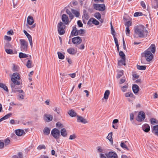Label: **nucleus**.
<instances>
[{"label": "nucleus", "mask_w": 158, "mask_h": 158, "mask_svg": "<svg viewBox=\"0 0 158 158\" xmlns=\"http://www.w3.org/2000/svg\"><path fill=\"white\" fill-rule=\"evenodd\" d=\"M51 134L55 139H58L60 135V131L59 130L54 128L52 130Z\"/></svg>", "instance_id": "obj_8"}, {"label": "nucleus", "mask_w": 158, "mask_h": 158, "mask_svg": "<svg viewBox=\"0 0 158 158\" xmlns=\"http://www.w3.org/2000/svg\"><path fill=\"white\" fill-rule=\"evenodd\" d=\"M130 33L129 28L128 27H126V35L127 36H130Z\"/></svg>", "instance_id": "obj_45"}, {"label": "nucleus", "mask_w": 158, "mask_h": 158, "mask_svg": "<svg viewBox=\"0 0 158 158\" xmlns=\"http://www.w3.org/2000/svg\"><path fill=\"white\" fill-rule=\"evenodd\" d=\"M85 32V31L83 29L77 30V35H83Z\"/></svg>", "instance_id": "obj_41"}, {"label": "nucleus", "mask_w": 158, "mask_h": 158, "mask_svg": "<svg viewBox=\"0 0 158 158\" xmlns=\"http://www.w3.org/2000/svg\"><path fill=\"white\" fill-rule=\"evenodd\" d=\"M77 25L79 27H81L83 26V24L81 21L80 20H78L77 22Z\"/></svg>", "instance_id": "obj_62"}, {"label": "nucleus", "mask_w": 158, "mask_h": 158, "mask_svg": "<svg viewBox=\"0 0 158 158\" xmlns=\"http://www.w3.org/2000/svg\"><path fill=\"white\" fill-rule=\"evenodd\" d=\"M27 22L29 25H32L34 23V20L33 17L31 16H29L27 17Z\"/></svg>", "instance_id": "obj_22"}, {"label": "nucleus", "mask_w": 158, "mask_h": 158, "mask_svg": "<svg viewBox=\"0 0 158 158\" xmlns=\"http://www.w3.org/2000/svg\"><path fill=\"white\" fill-rule=\"evenodd\" d=\"M20 49L23 52H26L27 50L28 42L24 39H20Z\"/></svg>", "instance_id": "obj_4"}, {"label": "nucleus", "mask_w": 158, "mask_h": 158, "mask_svg": "<svg viewBox=\"0 0 158 158\" xmlns=\"http://www.w3.org/2000/svg\"><path fill=\"white\" fill-rule=\"evenodd\" d=\"M112 134L113 133L111 132L108 134V136L106 137L107 139H108L111 143H113L112 138Z\"/></svg>", "instance_id": "obj_28"}, {"label": "nucleus", "mask_w": 158, "mask_h": 158, "mask_svg": "<svg viewBox=\"0 0 158 158\" xmlns=\"http://www.w3.org/2000/svg\"><path fill=\"white\" fill-rule=\"evenodd\" d=\"M20 79L19 74L18 73H15L13 74L11 77V80L12 82L10 84L12 89H16V85L20 84Z\"/></svg>", "instance_id": "obj_2"}, {"label": "nucleus", "mask_w": 158, "mask_h": 158, "mask_svg": "<svg viewBox=\"0 0 158 158\" xmlns=\"http://www.w3.org/2000/svg\"><path fill=\"white\" fill-rule=\"evenodd\" d=\"M72 41L74 44H79L81 43L82 40L80 37L77 36L72 39Z\"/></svg>", "instance_id": "obj_9"}, {"label": "nucleus", "mask_w": 158, "mask_h": 158, "mask_svg": "<svg viewBox=\"0 0 158 158\" xmlns=\"http://www.w3.org/2000/svg\"><path fill=\"white\" fill-rule=\"evenodd\" d=\"M12 115V114L11 113H10L7 114L5 115V116L2 118V121L9 118Z\"/></svg>", "instance_id": "obj_34"}, {"label": "nucleus", "mask_w": 158, "mask_h": 158, "mask_svg": "<svg viewBox=\"0 0 158 158\" xmlns=\"http://www.w3.org/2000/svg\"><path fill=\"white\" fill-rule=\"evenodd\" d=\"M4 38L5 40L9 41H10L11 40V37L7 35H5L4 36Z\"/></svg>", "instance_id": "obj_56"}, {"label": "nucleus", "mask_w": 158, "mask_h": 158, "mask_svg": "<svg viewBox=\"0 0 158 158\" xmlns=\"http://www.w3.org/2000/svg\"><path fill=\"white\" fill-rule=\"evenodd\" d=\"M13 158H23L22 153L21 152L18 153V155H15L13 156Z\"/></svg>", "instance_id": "obj_35"}, {"label": "nucleus", "mask_w": 158, "mask_h": 158, "mask_svg": "<svg viewBox=\"0 0 158 158\" xmlns=\"http://www.w3.org/2000/svg\"><path fill=\"white\" fill-rule=\"evenodd\" d=\"M71 11L72 13H73V14L76 17H78L79 16L80 13L78 11L73 9H72L71 10Z\"/></svg>", "instance_id": "obj_26"}, {"label": "nucleus", "mask_w": 158, "mask_h": 158, "mask_svg": "<svg viewBox=\"0 0 158 158\" xmlns=\"http://www.w3.org/2000/svg\"><path fill=\"white\" fill-rule=\"evenodd\" d=\"M119 55L120 56V57L121 59H125V54L122 51H120L119 52Z\"/></svg>", "instance_id": "obj_49"}, {"label": "nucleus", "mask_w": 158, "mask_h": 158, "mask_svg": "<svg viewBox=\"0 0 158 158\" xmlns=\"http://www.w3.org/2000/svg\"><path fill=\"white\" fill-rule=\"evenodd\" d=\"M83 15L82 17L83 18L85 19H88L89 18V16L88 13L87 12L86 10H84L83 11Z\"/></svg>", "instance_id": "obj_24"}, {"label": "nucleus", "mask_w": 158, "mask_h": 158, "mask_svg": "<svg viewBox=\"0 0 158 158\" xmlns=\"http://www.w3.org/2000/svg\"><path fill=\"white\" fill-rule=\"evenodd\" d=\"M62 20L64 24H67L69 23V19L68 16L65 14H63L62 16Z\"/></svg>", "instance_id": "obj_16"}, {"label": "nucleus", "mask_w": 158, "mask_h": 158, "mask_svg": "<svg viewBox=\"0 0 158 158\" xmlns=\"http://www.w3.org/2000/svg\"><path fill=\"white\" fill-rule=\"evenodd\" d=\"M46 148V147L44 144L40 145L37 148V149L38 150H40L42 149H45Z\"/></svg>", "instance_id": "obj_42"}, {"label": "nucleus", "mask_w": 158, "mask_h": 158, "mask_svg": "<svg viewBox=\"0 0 158 158\" xmlns=\"http://www.w3.org/2000/svg\"><path fill=\"white\" fill-rule=\"evenodd\" d=\"M131 22L130 21L127 22L125 24V25L126 26H127V27H129L130 26H131Z\"/></svg>", "instance_id": "obj_59"}, {"label": "nucleus", "mask_w": 158, "mask_h": 158, "mask_svg": "<svg viewBox=\"0 0 158 158\" xmlns=\"http://www.w3.org/2000/svg\"><path fill=\"white\" fill-rule=\"evenodd\" d=\"M16 89H13V90L15 91H15H17L19 93H22V94H25L24 92L22 90H18L17 89H18V88L17 87V86H16Z\"/></svg>", "instance_id": "obj_58"}, {"label": "nucleus", "mask_w": 158, "mask_h": 158, "mask_svg": "<svg viewBox=\"0 0 158 158\" xmlns=\"http://www.w3.org/2000/svg\"><path fill=\"white\" fill-rule=\"evenodd\" d=\"M106 155L108 158H117V154L113 152H110Z\"/></svg>", "instance_id": "obj_11"}, {"label": "nucleus", "mask_w": 158, "mask_h": 158, "mask_svg": "<svg viewBox=\"0 0 158 158\" xmlns=\"http://www.w3.org/2000/svg\"><path fill=\"white\" fill-rule=\"evenodd\" d=\"M152 7L154 9L158 8V0H152Z\"/></svg>", "instance_id": "obj_18"}, {"label": "nucleus", "mask_w": 158, "mask_h": 158, "mask_svg": "<svg viewBox=\"0 0 158 158\" xmlns=\"http://www.w3.org/2000/svg\"><path fill=\"white\" fill-rule=\"evenodd\" d=\"M94 16L97 19L99 20L101 18V15L99 13H96L94 15Z\"/></svg>", "instance_id": "obj_47"}, {"label": "nucleus", "mask_w": 158, "mask_h": 158, "mask_svg": "<svg viewBox=\"0 0 158 158\" xmlns=\"http://www.w3.org/2000/svg\"><path fill=\"white\" fill-rule=\"evenodd\" d=\"M77 122H81L84 124H85L88 123L87 120L84 118L82 117L79 115H77Z\"/></svg>", "instance_id": "obj_10"}, {"label": "nucleus", "mask_w": 158, "mask_h": 158, "mask_svg": "<svg viewBox=\"0 0 158 158\" xmlns=\"http://www.w3.org/2000/svg\"><path fill=\"white\" fill-rule=\"evenodd\" d=\"M10 140L8 139H6L4 140V143L5 145H8L10 143Z\"/></svg>", "instance_id": "obj_60"}, {"label": "nucleus", "mask_w": 158, "mask_h": 158, "mask_svg": "<svg viewBox=\"0 0 158 158\" xmlns=\"http://www.w3.org/2000/svg\"><path fill=\"white\" fill-rule=\"evenodd\" d=\"M61 135L64 137H67V133L66 130L65 128H62L60 130V131Z\"/></svg>", "instance_id": "obj_21"}, {"label": "nucleus", "mask_w": 158, "mask_h": 158, "mask_svg": "<svg viewBox=\"0 0 158 158\" xmlns=\"http://www.w3.org/2000/svg\"><path fill=\"white\" fill-rule=\"evenodd\" d=\"M156 48L154 44H152L149 48L145 51V56L147 61H151L153 59V56L151 52L153 53L155 52Z\"/></svg>", "instance_id": "obj_3"}, {"label": "nucleus", "mask_w": 158, "mask_h": 158, "mask_svg": "<svg viewBox=\"0 0 158 158\" xmlns=\"http://www.w3.org/2000/svg\"><path fill=\"white\" fill-rule=\"evenodd\" d=\"M140 4L141 6L143 7V8L145 9L146 8V5L144 2L141 1V2Z\"/></svg>", "instance_id": "obj_64"}, {"label": "nucleus", "mask_w": 158, "mask_h": 158, "mask_svg": "<svg viewBox=\"0 0 158 158\" xmlns=\"http://www.w3.org/2000/svg\"><path fill=\"white\" fill-rule=\"evenodd\" d=\"M139 87L136 84L132 86V90L133 92L135 94H137L139 91Z\"/></svg>", "instance_id": "obj_19"}, {"label": "nucleus", "mask_w": 158, "mask_h": 158, "mask_svg": "<svg viewBox=\"0 0 158 158\" xmlns=\"http://www.w3.org/2000/svg\"><path fill=\"white\" fill-rule=\"evenodd\" d=\"M120 146L123 148L126 149L127 150H129V149L127 148L126 144L123 142H122L120 144Z\"/></svg>", "instance_id": "obj_46"}, {"label": "nucleus", "mask_w": 158, "mask_h": 158, "mask_svg": "<svg viewBox=\"0 0 158 158\" xmlns=\"http://www.w3.org/2000/svg\"><path fill=\"white\" fill-rule=\"evenodd\" d=\"M57 54L59 59L63 60L64 59V56L60 52H58Z\"/></svg>", "instance_id": "obj_44"}, {"label": "nucleus", "mask_w": 158, "mask_h": 158, "mask_svg": "<svg viewBox=\"0 0 158 158\" xmlns=\"http://www.w3.org/2000/svg\"><path fill=\"white\" fill-rule=\"evenodd\" d=\"M125 59H122L121 60H118V65L119 66H121L123 65H125Z\"/></svg>", "instance_id": "obj_31"}, {"label": "nucleus", "mask_w": 158, "mask_h": 158, "mask_svg": "<svg viewBox=\"0 0 158 158\" xmlns=\"http://www.w3.org/2000/svg\"><path fill=\"white\" fill-rule=\"evenodd\" d=\"M121 89L122 91L123 92H126L128 87V85L127 83L125 84V85L123 86H121Z\"/></svg>", "instance_id": "obj_25"}, {"label": "nucleus", "mask_w": 158, "mask_h": 158, "mask_svg": "<svg viewBox=\"0 0 158 158\" xmlns=\"http://www.w3.org/2000/svg\"><path fill=\"white\" fill-rule=\"evenodd\" d=\"M97 151L98 152H101L103 153H104L105 152V150L104 149L102 148L100 146L98 147L97 148Z\"/></svg>", "instance_id": "obj_39"}, {"label": "nucleus", "mask_w": 158, "mask_h": 158, "mask_svg": "<svg viewBox=\"0 0 158 158\" xmlns=\"http://www.w3.org/2000/svg\"><path fill=\"white\" fill-rule=\"evenodd\" d=\"M69 115L72 117H74L77 116V114L74 110H71L68 112Z\"/></svg>", "instance_id": "obj_23"}, {"label": "nucleus", "mask_w": 158, "mask_h": 158, "mask_svg": "<svg viewBox=\"0 0 158 158\" xmlns=\"http://www.w3.org/2000/svg\"><path fill=\"white\" fill-rule=\"evenodd\" d=\"M76 137V134H73L70 135L69 139L70 140H73L75 139Z\"/></svg>", "instance_id": "obj_54"}, {"label": "nucleus", "mask_w": 158, "mask_h": 158, "mask_svg": "<svg viewBox=\"0 0 158 158\" xmlns=\"http://www.w3.org/2000/svg\"><path fill=\"white\" fill-rule=\"evenodd\" d=\"M143 130L145 132H148L150 130L149 126L147 124H145L143 125L142 127Z\"/></svg>", "instance_id": "obj_17"}, {"label": "nucleus", "mask_w": 158, "mask_h": 158, "mask_svg": "<svg viewBox=\"0 0 158 158\" xmlns=\"http://www.w3.org/2000/svg\"><path fill=\"white\" fill-rule=\"evenodd\" d=\"M148 35V31L142 25H137L134 27V35L135 38H144Z\"/></svg>", "instance_id": "obj_1"}, {"label": "nucleus", "mask_w": 158, "mask_h": 158, "mask_svg": "<svg viewBox=\"0 0 158 158\" xmlns=\"http://www.w3.org/2000/svg\"><path fill=\"white\" fill-rule=\"evenodd\" d=\"M58 31L60 35H62L65 33V25L61 22L59 23L58 25Z\"/></svg>", "instance_id": "obj_5"}, {"label": "nucleus", "mask_w": 158, "mask_h": 158, "mask_svg": "<svg viewBox=\"0 0 158 158\" xmlns=\"http://www.w3.org/2000/svg\"><path fill=\"white\" fill-rule=\"evenodd\" d=\"M13 33V31L12 30H10L7 32V34L9 35H12Z\"/></svg>", "instance_id": "obj_61"}, {"label": "nucleus", "mask_w": 158, "mask_h": 158, "mask_svg": "<svg viewBox=\"0 0 158 158\" xmlns=\"http://www.w3.org/2000/svg\"><path fill=\"white\" fill-rule=\"evenodd\" d=\"M0 87L3 88L7 92L8 91V88L4 84L0 83Z\"/></svg>", "instance_id": "obj_38"}, {"label": "nucleus", "mask_w": 158, "mask_h": 158, "mask_svg": "<svg viewBox=\"0 0 158 158\" xmlns=\"http://www.w3.org/2000/svg\"><path fill=\"white\" fill-rule=\"evenodd\" d=\"M15 132L16 134L18 136H21L23 134H25L24 131L21 129L16 130Z\"/></svg>", "instance_id": "obj_15"}, {"label": "nucleus", "mask_w": 158, "mask_h": 158, "mask_svg": "<svg viewBox=\"0 0 158 158\" xmlns=\"http://www.w3.org/2000/svg\"><path fill=\"white\" fill-rule=\"evenodd\" d=\"M23 32L27 36L28 40L32 38L31 36L29 33H28L26 31L24 30Z\"/></svg>", "instance_id": "obj_52"}, {"label": "nucleus", "mask_w": 158, "mask_h": 158, "mask_svg": "<svg viewBox=\"0 0 158 158\" xmlns=\"http://www.w3.org/2000/svg\"><path fill=\"white\" fill-rule=\"evenodd\" d=\"M53 117L50 114H45L44 116V120L47 122L51 121Z\"/></svg>", "instance_id": "obj_13"}, {"label": "nucleus", "mask_w": 158, "mask_h": 158, "mask_svg": "<svg viewBox=\"0 0 158 158\" xmlns=\"http://www.w3.org/2000/svg\"><path fill=\"white\" fill-rule=\"evenodd\" d=\"M94 7L95 10L101 11H104L106 9V6L104 4H95L94 5Z\"/></svg>", "instance_id": "obj_6"}, {"label": "nucleus", "mask_w": 158, "mask_h": 158, "mask_svg": "<svg viewBox=\"0 0 158 158\" xmlns=\"http://www.w3.org/2000/svg\"><path fill=\"white\" fill-rule=\"evenodd\" d=\"M146 66L145 65H137V68L139 70H145L146 69Z\"/></svg>", "instance_id": "obj_36"}, {"label": "nucleus", "mask_w": 158, "mask_h": 158, "mask_svg": "<svg viewBox=\"0 0 158 158\" xmlns=\"http://www.w3.org/2000/svg\"><path fill=\"white\" fill-rule=\"evenodd\" d=\"M6 52L8 54H13V51L12 49H5Z\"/></svg>", "instance_id": "obj_48"}, {"label": "nucleus", "mask_w": 158, "mask_h": 158, "mask_svg": "<svg viewBox=\"0 0 158 158\" xmlns=\"http://www.w3.org/2000/svg\"><path fill=\"white\" fill-rule=\"evenodd\" d=\"M125 96L126 98H132L134 96L133 94L131 92H129L125 94Z\"/></svg>", "instance_id": "obj_33"}, {"label": "nucleus", "mask_w": 158, "mask_h": 158, "mask_svg": "<svg viewBox=\"0 0 158 158\" xmlns=\"http://www.w3.org/2000/svg\"><path fill=\"white\" fill-rule=\"evenodd\" d=\"M67 52L70 54L71 55L74 54L76 52L75 49L73 48H69L67 50Z\"/></svg>", "instance_id": "obj_30"}, {"label": "nucleus", "mask_w": 158, "mask_h": 158, "mask_svg": "<svg viewBox=\"0 0 158 158\" xmlns=\"http://www.w3.org/2000/svg\"><path fill=\"white\" fill-rule=\"evenodd\" d=\"M151 124H154L155 123H158V121H156V119L152 118L150 120Z\"/></svg>", "instance_id": "obj_53"}, {"label": "nucleus", "mask_w": 158, "mask_h": 158, "mask_svg": "<svg viewBox=\"0 0 158 158\" xmlns=\"http://www.w3.org/2000/svg\"><path fill=\"white\" fill-rule=\"evenodd\" d=\"M71 35L72 36L77 35V30L76 27H73Z\"/></svg>", "instance_id": "obj_20"}, {"label": "nucleus", "mask_w": 158, "mask_h": 158, "mask_svg": "<svg viewBox=\"0 0 158 158\" xmlns=\"http://www.w3.org/2000/svg\"><path fill=\"white\" fill-rule=\"evenodd\" d=\"M111 33L112 34V35H113V36H115V30L113 28V26H111Z\"/></svg>", "instance_id": "obj_55"}, {"label": "nucleus", "mask_w": 158, "mask_h": 158, "mask_svg": "<svg viewBox=\"0 0 158 158\" xmlns=\"http://www.w3.org/2000/svg\"><path fill=\"white\" fill-rule=\"evenodd\" d=\"M145 116V113L143 111H140L136 119L138 122H142L144 119Z\"/></svg>", "instance_id": "obj_7"}, {"label": "nucleus", "mask_w": 158, "mask_h": 158, "mask_svg": "<svg viewBox=\"0 0 158 158\" xmlns=\"http://www.w3.org/2000/svg\"><path fill=\"white\" fill-rule=\"evenodd\" d=\"M92 23L95 25H98L99 22L94 18L90 19L88 22V24L90 25Z\"/></svg>", "instance_id": "obj_12"}, {"label": "nucleus", "mask_w": 158, "mask_h": 158, "mask_svg": "<svg viewBox=\"0 0 158 158\" xmlns=\"http://www.w3.org/2000/svg\"><path fill=\"white\" fill-rule=\"evenodd\" d=\"M25 95V94H19L17 96L18 99L19 100L24 99Z\"/></svg>", "instance_id": "obj_43"}, {"label": "nucleus", "mask_w": 158, "mask_h": 158, "mask_svg": "<svg viewBox=\"0 0 158 158\" xmlns=\"http://www.w3.org/2000/svg\"><path fill=\"white\" fill-rule=\"evenodd\" d=\"M11 45L8 43H6L5 45V49L6 48H11Z\"/></svg>", "instance_id": "obj_63"}, {"label": "nucleus", "mask_w": 158, "mask_h": 158, "mask_svg": "<svg viewBox=\"0 0 158 158\" xmlns=\"http://www.w3.org/2000/svg\"><path fill=\"white\" fill-rule=\"evenodd\" d=\"M19 57L20 58H24L27 57L28 56L26 54L22 52H20L19 53Z\"/></svg>", "instance_id": "obj_40"}, {"label": "nucleus", "mask_w": 158, "mask_h": 158, "mask_svg": "<svg viewBox=\"0 0 158 158\" xmlns=\"http://www.w3.org/2000/svg\"><path fill=\"white\" fill-rule=\"evenodd\" d=\"M152 131L153 133L158 136V125L153 126L152 128Z\"/></svg>", "instance_id": "obj_14"}, {"label": "nucleus", "mask_w": 158, "mask_h": 158, "mask_svg": "<svg viewBox=\"0 0 158 158\" xmlns=\"http://www.w3.org/2000/svg\"><path fill=\"white\" fill-rule=\"evenodd\" d=\"M123 74V71L122 70H118V74L116 77L117 78H119Z\"/></svg>", "instance_id": "obj_29"}, {"label": "nucleus", "mask_w": 158, "mask_h": 158, "mask_svg": "<svg viewBox=\"0 0 158 158\" xmlns=\"http://www.w3.org/2000/svg\"><path fill=\"white\" fill-rule=\"evenodd\" d=\"M50 130L47 127H45L43 130L44 134L45 135H48L50 133Z\"/></svg>", "instance_id": "obj_27"}, {"label": "nucleus", "mask_w": 158, "mask_h": 158, "mask_svg": "<svg viewBox=\"0 0 158 158\" xmlns=\"http://www.w3.org/2000/svg\"><path fill=\"white\" fill-rule=\"evenodd\" d=\"M19 67L18 65H16L14 64H13L12 70L13 71H19Z\"/></svg>", "instance_id": "obj_37"}, {"label": "nucleus", "mask_w": 158, "mask_h": 158, "mask_svg": "<svg viewBox=\"0 0 158 158\" xmlns=\"http://www.w3.org/2000/svg\"><path fill=\"white\" fill-rule=\"evenodd\" d=\"M110 94V91L108 90H106L104 94V98L106 99H107Z\"/></svg>", "instance_id": "obj_32"}, {"label": "nucleus", "mask_w": 158, "mask_h": 158, "mask_svg": "<svg viewBox=\"0 0 158 158\" xmlns=\"http://www.w3.org/2000/svg\"><path fill=\"white\" fill-rule=\"evenodd\" d=\"M31 63V61L30 60H28L26 64V66L28 68H30L32 67Z\"/></svg>", "instance_id": "obj_50"}, {"label": "nucleus", "mask_w": 158, "mask_h": 158, "mask_svg": "<svg viewBox=\"0 0 158 158\" xmlns=\"http://www.w3.org/2000/svg\"><path fill=\"white\" fill-rule=\"evenodd\" d=\"M56 127L59 128H62L64 127L63 125L59 122H58L56 123Z\"/></svg>", "instance_id": "obj_51"}, {"label": "nucleus", "mask_w": 158, "mask_h": 158, "mask_svg": "<svg viewBox=\"0 0 158 158\" xmlns=\"http://www.w3.org/2000/svg\"><path fill=\"white\" fill-rule=\"evenodd\" d=\"M142 13L141 12H136L134 14V16L135 17H137L141 16Z\"/></svg>", "instance_id": "obj_57"}]
</instances>
